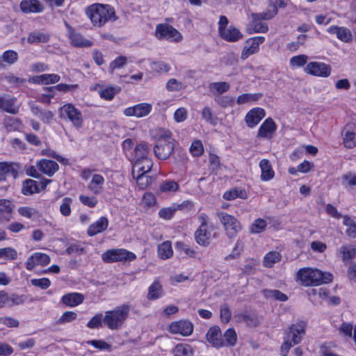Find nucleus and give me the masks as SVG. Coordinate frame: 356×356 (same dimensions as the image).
Returning <instances> with one entry per match:
<instances>
[{"mask_svg": "<svg viewBox=\"0 0 356 356\" xmlns=\"http://www.w3.org/2000/svg\"><path fill=\"white\" fill-rule=\"evenodd\" d=\"M38 186L36 181L33 179H26L23 183L22 193L24 195H32L38 192Z\"/></svg>", "mask_w": 356, "mask_h": 356, "instance_id": "nucleus-42", "label": "nucleus"}, {"mask_svg": "<svg viewBox=\"0 0 356 356\" xmlns=\"http://www.w3.org/2000/svg\"><path fill=\"white\" fill-rule=\"evenodd\" d=\"M333 275L327 272H323L318 269H312V285L317 286L331 282Z\"/></svg>", "mask_w": 356, "mask_h": 356, "instance_id": "nucleus-24", "label": "nucleus"}, {"mask_svg": "<svg viewBox=\"0 0 356 356\" xmlns=\"http://www.w3.org/2000/svg\"><path fill=\"white\" fill-rule=\"evenodd\" d=\"M220 318L222 321L228 323L231 318V309L227 304H224L220 307Z\"/></svg>", "mask_w": 356, "mask_h": 356, "instance_id": "nucleus-63", "label": "nucleus"}, {"mask_svg": "<svg viewBox=\"0 0 356 356\" xmlns=\"http://www.w3.org/2000/svg\"><path fill=\"white\" fill-rule=\"evenodd\" d=\"M222 337L225 338V346H234L236 343L237 335L233 328L227 329L223 334Z\"/></svg>", "mask_w": 356, "mask_h": 356, "instance_id": "nucleus-47", "label": "nucleus"}, {"mask_svg": "<svg viewBox=\"0 0 356 356\" xmlns=\"http://www.w3.org/2000/svg\"><path fill=\"white\" fill-rule=\"evenodd\" d=\"M261 97V94L243 93L237 97L236 102L241 105L250 102H257Z\"/></svg>", "mask_w": 356, "mask_h": 356, "instance_id": "nucleus-49", "label": "nucleus"}, {"mask_svg": "<svg viewBox=\"0 0 356 356\" xmlns=\"http://www.w3.org/2000/svg\"><path fill=\"white\" fill-rule=\"evenodd\" d=\"M120 90V88L110 87L102 90L100 96L106 99H112Z\"/></svg>", "mask_w": 356, "mask_h": 356, "instance_id": "nucleus-60", "label": "nucleus"}, {"mask_svg": "<svg viewBox=\"0 0 356 356\" xmlns=\"http://www.w3.org/2000/svg\"><path fill=\"white\" fill-rule=\"evenodd\" d=\"M49 40V35L42 32H33L31 33L28 37V42L29 43L34 42H46Z\"/></svg>", "mask_w": 356, "mask_h": 356, "instance_id": "nucleus-48", "label": "nucleus"}, {"mask_svg": "<svg viewBox=\"0 0 356 356\" xmlns=\"http://www.w3.org/2000/svg\"><path fill=\"white\" fill-rule=\"evenodd\" d=\"M168 330L172 334H179L182 336L188 337L193 332V325L186 320L174 321L170 324Z\"/></svg>", "mask_w": 356, "mask_h": 356, "instance_id": "nucleus-10", "label": "nucleus"}, {"mask_svg": "<svg viewBox=\"0 0 356 356\" xmlns=\"http://www.w3.org/2000/svg\"><path fill=\"white\" fill-rule=\"evenodd\" d=\"M281 258V254L278 252H269L264 258V266L267 268H271L275 263L280 261Z\"/></svg>", "mask_w": 356, "mask_h": 356, "instance_id": "nucleus-40", "label": "nucleus"}, {"mask_svg": "<svg viewBox=\"0 0 356 356\" xmlns=\"http://www.w3.org/2000/svg\"><path fill=\"white\" fill-rule=\"evenodd\" d=\"M183 207V204H173L169 207L163 208L159 210V216L160 218L169 220L175 214V213L181 209Z\"/></svg>", "mask_w": 356, "mask_h": 356, "instance_id": "nucleus-35", "label": "nucleus"}, {"mask_svg": "<svg viewBox=\"0 0 356 356\" xmlns=\"http://www.w3.org/2000/svg\"><path fill=\"white\" fill-rule=\"evenodd\" d=\"M108 225V220L106 217H101L95 222L90 225L88 229V236H93L106 230Z\"/></svg>", "mask_w": 356, "mask_h": 356, "instance_id": "nucleus-26", "label": "nucleus"}, {"mask_svg": "<svg viewBox=\"0 0 356 356\" xmlns=\"http://www.w3.org/2000/svg\"><path fill=\"white\" fill-rule=\"evenodd\" d=\"M104 184V177L99 174L92 176V180L88 185V188L95 195L99 194L102 191Z\"/></svg>", "mask_w": 356, "mask_h": 356, "instance_id": "nucleus-31", "label": "nucleus"}, {"mask_svg": "<svg viewBox=\"0 0 356 356\" xmlns=\"http://www.w3.org/2000/svg\"><path fill=\"white\" fill-rule=\"evenodd\" d=\"M305 328L306 323L304 321L298 322L289 327L284 341L280 348L282 356H287L291 348L301 341L303 335L305 334Z\"/></svg>", "mask_w": 356, "mask_h": 356, "instance_id": "nucleus-2", "label": "nucleus"}, {"mask_svg": "<svg viewBox=\"0 0 356 356\" xmlns=\"http://www.w3.org/2000/svg\"><path fill=\"white\" fill-rule=\"evenodd\" d=\"M60 79V76L56 74H43L33 76L29 81L34 83L48 85L58 82Z\"/></svg>", "mask_w": 356, "mask_h": 356, "instance_id": "nucleus-28", "label": "nucleus"}, {"mask_svg": "<svg viewBox=\"0 0 356 356\" xmlns=\"http://www.w3.org/2000/svg\"><path fill=\"white\" fill-rule=\"evenodd\" d=\"M277 13V6L270 4L266 11L259 13H252L254 17H258L260 20H269L274 17Z\"/></svg>", "mask_w": 356, "mask_h": 356, "instance_id": "nucleus-38", "label": "nucleus"}, {"mask_svg": "<svg viewBox=\"0 0 356 356\" xmlns=\"http://www.w3.org/2000/svg\"><path fill=\"white\" fill-rule=\"evenodd\" d=\"M19 6L21 10L25 14L40 13L44 9L39 0H22Z\"/></svg>", "mask_w": 356, "mask_h": 356, "instance_id": "nucleus-16", "label": "nucleus"}, {"mask_svg": "<svg viewBox=\"0 0 356 356\" xmlns=\"http://www.w3.org/2000/svg\"><path fill=\"white\" fill-rule=\"evenodd\" d=\"M32 285L39 287L42 289H47L49 287L51 282L48 278L32 279L31 280Z\"/></svg>", "mask_w": 356, "mask_h": 356, "instance_id": "nucleus-62", "label": "nucleus"}, {"mask_svg": "<svg viewBox=\"0 0 356 356\" xmlns=\"http://www.w3.org/2000/svg\"><path fill=\"white\" fill-rule=\"evenodd\" d=\"M19 213L27 218L33 219L38 216V211L35 209L29 207H21L18 209Z\"/></svg>", "mask_w": 356, "mask_h": 356, "instance_id": "nucleus-54", "label": "nucleus"}, {"mask_svg": "<svg viewBox=\"0 0 356 356\" xmlns=\"http://www.w3.org/2000/svg\"><path fill=\"white\" fill-rule=\"evenodd\" d=\"M171 132L164 131L161 134L154 151L155 156L159 159H167L174 151L175 144L171 138Z\"/></svg>", "mask_w": 356, "mask_h": 356, "instance_id": "nucleus-4", "label": "nucleus"}, {"mask_svg": "<svg viewBox=\"0 0 356 356\" xmlns=\"http://www.w3.org/2000/svg\"><path fill=\"white\" fill-rule=\"evenodd\" d=\"M16 99L0 96V110L10 114H17L19 112V106H15Z\"/></svg>", "mask_w": 356, "mask_h": 356, "instance_id": "nucleus-25", "label": "nucleus"}, {"mask_svg": "<svg viewBox=\"0 0 356 356\" xmlns=\"http://www.w3.org/2000/svg\"><path fill=\"white\" fill-rule=\"evenodd\" d=\"M130 312V306L122 305L115 309L107 311L103 318V323L109 329L118 330L123 325L127 319Z\"/></svg>", "mask_w": 356, "mask_h": 356, "instance_id": "nucleus-3", "label": "nucleus"}, {"mask_svg": "<svg viewBox=\"0 0 356 356\" xmlns=\"http://www.w3.org/2000/svg\"><path fill=\"white\" fill-rule=\"evenodd\" d=\"M252 21L247 26V31L252 34L253 33H266L268 30V24L266 22H263L258 17H254V15L251 14Z\"/></svg>", "mask_w": 356, "mask_h": 356, "instance_id": "nucleus-23", "label": "nucleus"}, {"mask_svg": "<svg viewBox=\"0 0 356 356\" xmlns=\"http://www.w3.org/2000/svg\"><path fill=\"white\" fill-rule=\"evenodd\" d=\"M136 258L134 252L125 249H110L102 254V259L105 263L133 261Z\"/></svg>", "mask_w": 356, "mask_h": 356, "instance_id": "nucleus-5", "label": "nucleus"}, {"mask_svg": "<svg viewBox=\"0 0 356 356\" xmlns=\"http://www.w3.org/2000/svg\"><path fill=\"white\" fill-rule=\"evenodd\" d=\"M327 31L330 34H336L337 38L343 42L348 43L353 40V34L346 27L332 26Z\"/></svg>", "mask_w": 356, "mask_h": 356, "instance_id": "nucleus-18", "label": "nucleus"}, {"mask_svg": "<svg viewBox=\"0 0 356 356\" xmlns=\"http://www.w3.org/2000/svg\"><path fill=\"white\" fill-rule=\"evenodd\" d=\"M229 84L225 81L211 83L209 88L213 94H222L229 89Z\"/></svg>", "mask_w": 356, "mask_h": 356, "instance_id": "nucleus-44", "label": "nucleus"}, {"mask_svg": "<svg viewBox=\"0 0 356 356\" xmlns=\"http://www.w3.org/2000/svg\"><path fill=\"white\" fill-rule=\"evenodd\" d=\"M157 253L161 259H167L172 257L173 251L172 243L169 241L163 242L158 245Z\"/></svg>", "mask_w": 356, "mask_h": 356, "instance_id": "nucleus-33", "label": "nucleus"}, {"mask_svg": "<svg viewBox=\"0 0 356 356\" xmlns=\"http://www.w3.org/2000/svg\"><path fill=\"white\" fill-rule=\"evenodd\" d=\"M68 37L70 40V44L74 47L82 48L92 45V42L84 38L81 33L76 32L72 29L69 31Z\"/></svg>", "mask_w": 356, "mask_h": 356, "instance_id": "nucleus-20", "label": "nucleus"}, {"mask_svg": "<svg viewBox=\"0 0 356 356\" xmlns=\"http://www.w3.org/2000/svg\"><path fill=\"white\" fill-rule=\"evenodd\" d=\"M277 129V126L270 118H267L260 126L257 137L271 139Z\"/></svg>", "mask_w": 356, "mask_h": 356, "instance_id": "nucleus-14", "label": "nucleus"}, {"mask_svg": "<svg viewBox=\"0 0 356 356\" xmlns=\"http://www.w3.org/2000/svg\"><path fill=\"white\" fill-rule=\"evenodd\" d=\"M220 220L224 225L227 235L229 238L236 236L237 232L241 229L240 222L232 216L227 213H222L219 215Z\"/></svg>", "mask_w": 356, "mask_h": 356, "instance_id": "nucleus-8", "label": "nucleus"}, {"mask_svg": "<svg viewBox=\"0 0 356 356\" xmlns=\"http://www.w3.org/2000/svg\"><path fill=\"white\" fill-rule=\"evenodd\" d=\"M17 257V252L15 249L7 247L0 248V258H3L8 260H14Z\"/></svg>", "mask_w": 356, "mask_h": 356, "instance_id": "nucleus-51", "label": "nucleus"}, {"mask_svg": "<svg viewBox=\"0 0 356 356\" xmlns=\"http://www.w3.org/2000/svg\"><path fill=\"white\" fill-rule=\"evenodd\" d=\"M86 15L93 25L99 27L102 26L107 22H114L118 19L114 8L109 5L90 6L86 10Z\"/></svg>", "mask_w": 356, "mask_h": 356, "instance_id": "nucleus-1", "label": "nucleus"}, {"mask_svg": "<svg viewBox=\"0 0 356 356\" xmlns=\"http://www.w3.org/2000/svg\"><path fill=\"white\" fill-rule=\"evenodd\" d=\"M179 186L174 180H165L159 185V191L161 193H172L179 190Z\"/></svg>", "mask_w": 356, "mask_h": 356, "instance_id": "nucleus-41", "label": "nucleus"}, {"mask_svg": "<svg viewBox=\"0 0 356 356\" xmlns=\"http://www.w3.org/2000/svg\"><path fill=\"white\" fill-rule=\"evenodd\" d=\"M190 152L194 156H200L204 152V147L201 140H194L190 147Z\"/></svg>", "mask_w": 356, "mask_h": 356, "instance_id": "nucleus-55", "label": "nucleus"}, {"mask_svg": "<svg viewBox=\"0 0 356 356\" xmlns=\"http://www.w3.org/2000/svg\"><path fill=\"white\" fill-rule=\"evenodd\" d=\"M175 356H192L193 350L190 345L184 343L177 344L173 350Z\"/></svg>", "mask_w": 356, "mask_h": 356, "instance_id": "nucleus-45", "label": "nucleus"}, {"mask_svg": "<svg viewBox=\"0 0 356 356\" xmlns=\"http://www.w3.org/2000/svg\"><path fill=\"white\" fill-rule=\"evenodd\" d=\"M14 204L9 200H0V223H6L10 220Z\"/></svg>", "mask_w": 356, "mask_h": 356, "instance_id": "nucleus-17", "label": "nucleus"}, {"mask_svg": "<svg viewBox=\"0 0 356 356\" xmlns=\"http://www.w3.org/2000/svg\"><path fill=\"white\" fill-rule=\"evenodd\" d=\"M72 200L70 197H65L63 199L60 206V212L64 216H69L71 213V204Z\"/></svg>", "mask_w": 356, "mask_h": 356, "instance_id": "nucleus-57", "label": "nucleus"}, {"mask_svg": "<svg viewBox=\"0 0 356 356\" xmlns=\"http://www.w3.org/2000/svg\"><path fill=\"white\" fill-rule=\"evenodd\" d=\"M261 169V179L264 181H268L273 179L275 172L272 168L270 161L268 159H262L259 162Z\"/></svg>", "mask_w": 356, "mask_h": 356, "instance_id": "nucleus-27", "label": "nucleus"}, {"mask_svg": "<svg viewBox=\"0 0 356 356\" xmlns=\"http://www.w3.org/2000/svg\"><path fill=\"white\" fill-rule=\"evenodd\" d=\"M219 34L222 39L229 42H236L243 37L239 30L232 26L222 30Z\"/></svg>", "mask_w": 356, "mask_h": 356, "instance_id": "nucleus-29", "label": "nucleus"}, {"mask_svg": "<svg viewBox=\"0 0 356 356\" xmlns=\"http://www.w3.org/2000/svg\"><path fill=\"white\" fill-rule=\"evenodd\" d=\"M265 40L263 36H256L248 39L242 50L241 58L242 60L247 59L250 56L259 51V45Z\"/></svg>", "mask_w": 356, "mask_h": 356, "instance_id": "nucleus-9", "label": "nucleus"}, {"mask_svg": "<svg viewBox=\"0 0 356 356\" xmlns=\"http://www.w3.org/2000/svg\"><path fill=\"white\" fill-rule=\"evenodd\" d=\"M149 154V148L147 144L145 142L138 143L135 147V156L137 159H149L148 155Z\"/></svg>", "mask_w": 356, "mask_h": 356, "instance_id": "nucleus-39", "label": "nucleus"}, {"mask_svg": "<svg viewBox=\"0 0 356 356\" xmlns=\"http://www.w3.org/2000/svg\"><path fill=\"white\" fill-rule=\"evenodd\" d=\"M77 88H78L77 84H71L70 85V84H65V83H60L56 86L47 87V88H44V89L46 90H49V91H52L54 89H57L58 90H60V91L68 92V91H72Z\"/></svg>", "mask_w": 356, "mask_h": 356, "instance_id": "nucleus-58", "label": "nucleus"}, {"mask_svg": "<svg viewBox=\"0 0 356 356\" xmlns=\"http://www.w3.org/2000/svg\"><path fill=\"white\" fill-rule=\"evenodd\" d=\"M297 277L304 286H308L312 285V268H302L299 270V271L297 273Z\"/></svg>", "mask_w": 356, "mask_h": 356, "instance_id": "nucleus-34", "label": "nucleus"}, {"mask_svg": "<svg viewBox=\"0 0 356 356\" xmlns=\"http://www.w3.org/2000/svg\"><path fill=\"white\" fill-rule=\"evenodd\" d=\"M84 296L79 293H70L62 298V302L68 307H76L83 302Z\"/></svg>", "mask_w": 356, "mask_h": 356, "instance_id": "nucleus-30", "label": "nucleus"}, {"mask_svg": "<svg viewBox=\"0 0 356 356\" xmlns=\"http://www.w3.org/2000/svg\"><path fill=\"white\" fill-rule=\"evenodd\" d=\"M76 314L72 311L65 312L60 318L58 319V323H65L73 321L76 318Z\"/></svg>", "mask_w": 356, "mask_h": 356, "instance_id": "nucleus-64", "label": "nucleus"}, {"mask_svg": "<svg viewBox=\"0 0 356 356\" xmlns=\"http://www.w3.org/2000/svg\"><path fill=\"white\" fill-rule=\"evenodd\" d=\"M307 60L308 56L305 54L293 56L290 58V65L291 67H302L307 63Z\"/></svg>", "mask_w": 356, "mask_h": 356, "instance_id": "nucleus-53", "label": "nucleus"}, {"mask_svg": "<svg viewBox=\"0 0 356 356\" xmlns=\"http://www.w3.org/2000/svg\"><path fill=\"white\" fill-rule=\"evenodd\" d=\"M265 111L261 108L257 107L251 109L245 118L247 126L250 128L254 127L265 117Z\"/></svg>", "mask_w": 356, "mask_h": 356, "instance_id": "nucleus-15", "label": "nucleus"}, {"mask_svg": "<svg viewBox=\"0 0 356 356\" xmlns=\"http://www.w3.org/2000/svg\"><path fill=\"white\" fill-rule=\"evenodd\" d=\"M13 172L14 170L12 165L5 163H0V181L6 180L7 176Z\"/></svg>", "mask_w": 356, "mask_h": 356, "instance_id": "nucleus-59", "label": "nucleus"}, {"mask_svg": "<svg viewBox=\"0 0 356 356\" xmlns=\"http://www.w3.org/2000/svg\"><path fill=\"white\" fill-rule=\"evenodd\" d=\"M263 294L267 299H274L281 302H284L288 299L286 295L277 289H264Z\"/></svg>", "mask_w": 356, "mask_h": 356, "instance_id": "nucleus-36", "label": "nucleus"}, {"mask_svg": "<svg viewBox=\"0 0 356 356\" xmlns=\"http://www.w3.org/2000/svg\"><path fill=\"white\" fill-rule=\"evenodd\" d=\"M61 114L66 116L72 124L77 129L83 127V119L81 112L72 104H65L60 108Z\"/></svg>", "mask_w": 356, "mask_h": 356, "instance_id": "nucleus-7", "label": "nucleus"}, {"mask_svg": "<svg viewBox=\"0 0 356 356\" xmlns=\"http://www.w3.org/2000/svg\"><path fill=\"white\" fill-rule=\"evenodd\" d=\"M152 106L148 103H140L127 108L124 114L129 117L143 118L147 116L152 111Z\"/></svg>", "mask_w": 356, "mask_h": 356, "instance_id": "nucleus-13", "label": "nucleus"}, {"mask_svg": "<svg viewBox=\"0 0 356 356\" xmlns=\"http://www.w3.org/2000/svg\"><path fill=\"white\" fill-rule=\"evenodd\" d=\"M4 126L8 131H13L20 129L22 122L18 118L8 116L4 119Z\"/></svg>", "mask_w": 356, "mask_h": 356, "instance_id": "nucleus-43", "label": "nucleus"}, {"mask_svg": "<svg viewBox=\"0 0 356 356\" xmlns=\"http://www.w3.org/2000/svg\"><path fill=\"white\" fill-rule=\"evenodd\" d=\"M305 72L314 76L327 77L330 74L331 67L324 63L310 62L305 68Z\"/></svg>", "mask_w": 356, "mask_h": 356, "instance_id": "nucleus-11", "label": "nucleus"}, {"mask_svg": "<svg viewBox=\"0 0 356 356\" xmlns=\"http://www.w3.org/2000/svg\"><path fill=\"white\" fill-rule=\"evenodd\" d=\"M341 253L343 261L352 259L355 254V249L350 245H343L341 248Z\"/></svg>", "mask_w": 356, "mask_h": 356, "instance_id": "nucleus-56", "label": "nucleus"}, {"mask_svg": "<svg viewBox=\"0 0 356 356\" xmlns=\"http://www.w3.org/2000/svg\"><path fill=\"white\" fill-rule=\"evenodd\" d=\"M176 248L183 251L186 254H187L188 256H189L191 257H196L197 252L195 250L189 247V245L184 243L183 242H180V241L177 242L176 243Z\"/></svg>", "mask_w": 356, "mask_h": 356, "instance_id": "nucleus-61", "label": "nucleus"}, {"mask_svg": "<svg viewBox=\"0 0 356 356\" xmlns=\"http://www.w3.org/2000/svg\"><path fill=\"white\" fill-rule=\"evenodd\" d=\"M343 144L348 148L354 147L356 145V134L349 130L346 131Z\"/></svg>", "mask_w": 356, "mask_h": 356, "instance_id": "nucleus-52", "label": "nucleus"}, {"mask_svg": "<svg viewBox=\"0 0 356 356\" xmlns=\"http://www.w3.org/2000/svg\"><path fill=\"white\" fill-rule=\"evenodd\" d=\"M136 184L140 189L146 188L152 181V178L147 174L136 173L135 177Z\"/></svg>", "mask_w": 356, "mask_h": 356, "instance_id": "nucleus-46", "label": "nucleus"}, {"mask_svg": "<svg viewBox=\"0 0 356 356\" xmlns=\"http://www.w3.org/2000/svg\"><path fill=\"white\" fill-rule=\"evenodd\" d=\"M210 237L211 234L207 227H200L195 233L196 242L202 246H207L209 244Z\"/></svg>", "mask_w": 356, "mask_h": 356, "instance_id": "nucleus-32", "label": "nucleus"}, {"mask_svg": "<svg viewBox=\"0 0 356 356\" xmlns=\"http://www.w3.org/2000/svg\"><path fill=\"white\" fill-rule=\"evenodd\" d=\"M155 35L159 39L171 40L179 42L181 40V34L172 26L168 24H159L156 27Z\"/></svg>", "mask_w": 356, "mask_h": 356, "instance_id": "nucleus-6", "label": "nucleus"}, {"mask_svg": "<svg viewBox=\"0 0 356 356\" xmlns=\"http://www.w3.org/2000/svg\"><path fill=\"white\" fill-rule=\"evenodd\" d=\"M37 166L42 173L49 177L53 176L59 168L58 165L56 161L45 159L39 161L37 163Z\"/></svg>", "mask_w": 356, "mask_h": 356, "instance_id": "nucleus-19", "label": "nucleus"}, {"mask_svg": "<svg viewBox=\"0 0 356 356\" xmlns=\"http://www.w3.org/2000/svg\"><path fill=\"white\" fill-rule=\"evenodd\" d=\"M19 58L18 53L14 50H6L0 56V70L14 65Z\"/></svg>", "mask_w": 356, "mask_h": 356, "instance_id": "nucleus-21", "label": "nucleus"}, {"mask_svg": "<svg viewBox=\"0 0 356 356\" xmlns=\"http://www.w3.org/2000/svg\"><path fill=\"white\" fill-rule=\"evenodd\" d=\"M207 341L214 348H220L225 346V342L218 326L211 327L206 334Z\"/></svg>", "mask_w": 356, "mask_h": 356, "instance_id": "nucleus-12", "label": "nucleus"}, {"mask_svg": "<svg viewBox=\"0 0 356 356\" xmlns=\"http://www.w3.org/2000/svg\"><path fill=\"white\" fill-rule=\"evenodd\" d=\"M162 295V285L159 281L154 282L149 286L148 289L147 299L156 300Z\"/></svg>", "mask_w": 356, "mask_h": 356, "instance_id": "nucleus-37", "label": "nucleus"}, {"mask_svg": "<svg viewBox=\"0 0 356 356\" xmlns=\"http://www.w3.org/2000/svg\"><path fill=\"white\" fill-rule=\"evenodd\" d=\"M152 166L153 161L151 159H137L133 165V177H135L136 173L147 174Z\"/></svg>", "mask_w": 356, "mask_h": 356, "instance_id": "nucleus-22", "label": "nucleus"}, {"mask_svg": "<svg viewBox=\"0 0 356 356\" xmlns=\"http://www.w3.org/2000/svg\"><path fill=\"white\" fill-rule=\"evenodd\" d=\"M266 222L261 218L256 219L250 226V232L252 234H259L264 232L266 229Z\"/></svg>", "mask_w": 356, "mask_h": 356, "instance_id": "nucleus-50", "label": "nucleus"}]
</instances>
